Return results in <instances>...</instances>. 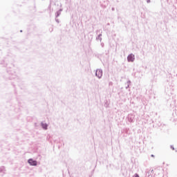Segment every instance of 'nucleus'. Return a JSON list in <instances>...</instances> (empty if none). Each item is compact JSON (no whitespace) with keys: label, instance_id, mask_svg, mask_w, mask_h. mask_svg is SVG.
I'll list each match as a JSON object with an SVG mask.
<instances>
[{"label":"nucleus","instance_id":"nucleus-1","mask_svg":"<svg viewBox=\"0 0 177 177\" xmlns=\"http://www.w3.org/2000/svg\"><path fill=\"white\" fill-rule=\"evenodd\" d=\"M95 75L98 77V78H102V75H103V72L102 71V70L98 69L95 72Z\"/></svg>","mask_w":177,"mask_h":177},{"label":"nucleus","instance_id":"nucleus-2","mask_svg":"<svg viewBox=\"0 0 177 177\" xmlns=\"http://www.w3.org/2000/svg\"><path fill=\"white\" fill-rule=\"evenodd\" d=\"M128 62H133L135 60V55L131 54L127 57Z\"/></svg>","mask_w":177,"mask_h":177},{"label":"nucleus","instance_id":"nucleus-3","mask_svg":"<svg viewBox=\"0 0 177 177\" xmlns=\"http://www.w3.org/2000/svg\"><path fill=\"white\" fill-rule=\"evenodd\" d=\"M28 163L30 164V165H37V160H34L32 159H29Z\"/></svg>","mask_w":177,"mask_h":177},{"label":"nucleus","instance_id":"nucleus-4","mask_svg":"<svg viewBox=\"0 0 177 177\" xmlns=\"http://www.w3.org/2000/svg\"><path fill=\"white\" fill-rule=\"evenodd\" d=\"M135 177H139V175L137 174H135Z\"/></svg>","mask_w":177,"mask_h":177},{"label":"nucleus","instance_id":"nucleus-5","mask_svg":"<svg viewBox=\"0 0 177 177\" xmlns=\"http://www.w3.org/2000/svg\"><path fill=\"white\" fill-rule=\"evenodd\" d=\"M172 149H173V150H174V147Z\"/></svg>","mask_w":177,"mask_h":177}]
</instances>
